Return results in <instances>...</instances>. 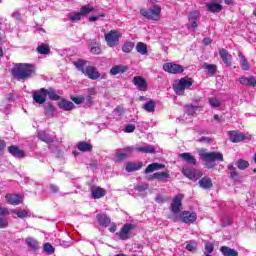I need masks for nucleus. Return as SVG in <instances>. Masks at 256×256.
Here are the masks:
<instances>
[{
  "label": "nucleus",
  "mask_w": 256,
  "mask_h": 256,
  "mask_svg": "<svg viewBox=\"0 0 256 256\" xmlns=\"http://www.w3.org/2000/svg\"><path fill=\"white\" fill-rule=\"evenodd\" d=\"M37 68L33 64L20 63L16 64L12 69V75L17 81H27L35 75Z\"/></svg>",
  "instance_id": "f257e3e1"
},
{
  "label": "nucleus",
  "mask_w": 256,
  "mask_h": 256,
  "mask_svg": "<svg viewBox=\"0 0 256 256\" xmlns=\"http://www.w3.org/2000/svg\"><path fill=\"white\" fill-rule=\"evenodd\" d=\"M191 85H193V79L184 77L173 84V89L176 95H184L185 89H189Z\"/></svg>",
  "instance_id": "f03ea898"
},
{
  "label": "nucleus",
  "mask_w": 256,
  "mask_h": 256,
  "mask_svg": "<svg viewBox=\"0 0 256 256\" xmlns=\"http://www.w3.org/2000/svg\"><path fill=\"white\" fill-rule=\"evenodd\" d=\"M140 14L145 19H150L151 21H159V17L161 15V6L154 5L152 9H141Z\"/></svg>",
  "instance_id": "7ed1b4c3"
},
{
  "label": "nucleus",
  "mask_w": 256,
  "mask_h": 256,
  "mask_svg": "<svg viewBox=\"0 0 256 256\" xmlns=\"http://www.w3.org/2000/svg\"><path fill=\"white\" fill-rule=\"evenodd\" d=\"M202 159L205 161L208 169H211V165L209 163H213L215 161H224L223 153L221 152H206L201 154Z\"/></svg>",
  "instance_id": "20e7f679"
},
{
  "label": "nucleus",
  "mask_w": 256,
  "mask_h": 256,
  "mask_svg": "<svg viewBox=\"0 0 256 256\" xmlns=\"http://www.w3.org/2000/svg\"><path fill=\"white\" fill-rule=\"evenodd\" d=\"M104 37L108 47H117L119 45V39H121L122 35L117 30H111L110 32L106 33Z\"/></svg>",
  "instance_id": "39448f33"
},
{
  "label": "nucleus",
  "mask_w": 256,
  "mask_h": 256,
  "mask_svg": "<svg viewBox=\"0 0 256 256\" xmlns=\"http://www.w3.org/2000/svg\"><path fill=\"white\" fill-rule=\"evenodd\" d=\"M183 197H185L183 194H178L173 198L170 205V211L173 215H179L181 213L183 209Z\"/></svg>",
  "instance_id": "423d86ee"
},
{
  "label": "nucleus",
  "mask_w": 256,
  "mask_h": 256,
  "mask_svg": "<svg viewBox=\"0 0 256 256\" xmlns=\"http://www.w3.org/2000/svg\"><path fill=\"white\" fill-rule=\"evenodd\" d=\"M182 173L183 175H185V177H187V179H190L191 181H199V179L203 177V173H201V171L196 169H191L188 167H184L182 169Z\"/></svg>",
  "instance_id": "0eeeda50"
},
{
  "label": "nucleus",
  "mask_w": 256,
  "mask_h": 256,
  "mask_svg": "<svg viewBox=\"0 0 256 256\" xmlns=\"http://www.w3.org/2000/svg\"><path fill=\"white\" fill-rule=\"evenodd\" d=\"M163 70L166 71V73H172V75H178L180 73H183V71H185V68H183V66L179 64L165 63L163 65Z\"/></svg>",
  "instance_id": "6e6552de"
},
{
  "label": "nucleus",
  "mask_w": 256,
  "mask_h": 256,
  "mask_svg": "<svg viewBox=\"0 0 256 256\" xmlns=\"http://www.w3.org/2000/svg\"><path fill=\"white\" fill-rule=\"evenodd\" d=\"M133 229H135V225L131 223L124 224V226L121 228L120 232L118 233L119 239H121L122 241H126V239H129V235L131 231H133Z\"/></svg>",
  "instance_id": "1a4fd4ad"
},
{
  "label": "nucleus",
  "mask_w": 256,
  "mask_h": 256,
  "mask_svg": "<svg viewBox=\"0 0 256 256\" xmlns=\"http://www.w3.org/2000/svg\"><path fill=\"white\" fill-rule=\"evenodd\" d=\"M32 97L35 103H38V105H43V103L47 101L45 88H41L40 90L34 91Z\"/></svg>",
  "instance_id": "9d476101"
},
{
  "label": "nucleus",
  "mask_w": 256,
  "mask_h": 256,
  "mask_svg": "<svg viewBox=\"0 0 256 256\" xmlns=\"http://www.w3.org/2000/svg\"><path fill=\"white\" fill-rule=\"evenodd\" d=\"M229 138L232 143H241V141H245V139H251V136L237 131H230Z\"/></svg>",
  "instance_id": "9b49d317"
},
{
  "label": "nucleus",
  "mask_w": 256,
  "mask_h": 256,
  "mask_svg": "<svg viewBox=\"0 0 256 256\" xmlns=\"http://www.w3.org/2000/svg\"><path fill=\"white\" fill-rule=\"evenodd\" d=\"M84 73L85 75H87L88 79H91L92 81H96V79H99V77H101L99 70H97V67L95 66L86 67Z\"/></svg>",
  "instance_id": "f8f14e48"
},
{
  "label": "nucleus",
  "mask_w": 256,
  "mask_h": 256,
  "mask_svg": "<svg viewBox=\"0 0 256 256\" xmlns=\"http://www.w3.org/2000/svg\"><path fill=\"white\" fill-rule=\"evenodd\" d=\"M132 83L137 87L139 91H147V80L141 76H136L133 78Z\"/></svg>",
  "instance_id": "ddd939ff"
},
{
  "label": "nucleus",
  "mask_w": 256,
  "mask_h": 256,
  "mask_svg": "<svg viewBox=\"0 0 256 256\" xmlns=\"http://www.w3.org/2000/svg\"><path fill=\"white\" fill-rule=\"evenodd\" d=\"M5 199L9 205H21L23 197L19 194H6Z\"/></svg>",
  "instance_id": "4468645a"
},
{
  "label": "nucleus",
  "mask_w": 256,
  "mask_h": 256,
  "mask_svg": "<svg viewBox=\"0 0 256 256\" xmlns=\"http://www.w3.org/2000/svg\"><path fill=\"white\" fill-rule=\"evenodd\" d=\"M180 217L183 223H195L197 221V214L195 212L183 211Z\"/></svg>",
  "instance_id": "2eb2a0df"
},
{
  "label": "nucleus",
  "mask_w": 256,
  "mask_h": 256,
  "mask_svg": "<svg viewBox=\"0 0 256 256\" xmlns=\"http://www.w3.org/2000/svg\"><path fill=\"white\" fill-rule=\"evenodd\" d=\"M219 55L227 67H231L233 56L225 48L219 49Z\"/></svg>",
  "instance_id": "dca6fc26"
},
{
  "label": "nucleus",
  "mask_w": 256,
  "mask_h": 256,
  "mask_svg": "<svg viewBox=\"0 0 256 256\" xmlns=\"http://www.w3.org/2000/svg\"><path fill=\"white\" fill-rule=\"evenodd\" d=\"M238 81L240 85H244V87H256L255 77H240Z\"/></svg>",
  "instance_id": "f3484780"
},
{
  "label": "nucleus",
  "mask_w": 256,
  "mask_h": 256,
  "mask_svg": "<svg viewBox=\"0 0 256 256\" xmlns=\"http://www.w3.org/2000/svg\"><path fill=\"white\" fill-rule=\"evenodd\" d=\"M198 185L201 189H211L213 187V180H211L210 177L205 176L199 180Z\"/></svg>",
  "instance_id": "a211bd4d"
},
{
  "label": "nucleus",
  "mask_w": 256,
  "mask_h": 256,
  "mask_svg": "<svg viewBox=\"0 0 256 256\" xmlns=\"http://www.w3.org/2000/svg\"><path fill=\"white\" fill-rule=\"evenodd\" d=\"M107 195V191L101 187L92 188L91 197L92 199H101V197H105Z\"/></svg>",
  "instance_id": "6ab92c4d"
},
{
  "label": "nucleus",
  "mask_w": 256,
  "mask_h": 256,
  "mask_svg": "<svg viewBox=\"0 0 256 256\" xmlns=\"http://www.w3.org/2000/svg\"><path fill=\"white\" fill-rule=\"evenodd\" d=\"M96 219L102 227H109V225H111V218H109L107 214H97Z\"/></svg>",
  "instance_id": "aec40b11"
},
{
  "label": "nucleus",
  "mask_w": 256,
  "mask_h": 256,
  "mask_svg": "<svg viewBox=\"0 0 256 256\" xmlns=\"http://www.w3.org/2000/svg\"><path fill=\"white\" fill-rule=\"evenodd\" d=\"M8 153L13 155V157H16L18 159H22V157H25V152L23 150L19 149L17 146H9L8 147Z\"/></svg>",
  "instance_id": "412c9836"
},
{
  "label": "nucleus",
  "mask_w": 256,
  "mask_h": 256,
  "mask_svg": "<svg viewBox=\"0 0 256 256\" xmlns=\"http://www.w3.org/2000/svg\"><path fill=\"white\" fill-rule=\"evenodd\" d=\"M161 169H165L164 164L152 163L146 167L145 173H153V171H159Z\"/></svg>",
  "instance_id": "4be33fe9"
},
{
  "label": "nucleus",
  "mask_w": 256,
  "mask_h": 256,
  "mask_svg": "<svg viewBox=\"0 0 256 256\" xmlns=\"http://www.w3.org/2000/svg\"><path fill=\"white\" fill-rule=\"evenodd\" d=\"M220 251L222 255L224 256H239V252H237L235 249L229 248L227 246H222L220 248Z\"/></svg>",
  "instance_id": "5701e85b"
},
{
  "label": "nucleus",
  "mask_w": 256,
  "mask_h": 256,
  "mask_svg": "<svg viewBox=\"0 0 256 256\" xmlns=\"http://www.w3.org/2000/svg\"><path fill=\"white\" fill-rule=\"evenodd\" d=\"M143 167V163H133V162H129L126 164V171L128 173H133V171H139V169H141Z\"/></svg>",
  "instance_id": "b1692460"
},
{
  "label": "nucleus",
  "mask_w": 256,
  "mask_h": 256,
  "mask_svg": "<svg viewBox=\"0 0 256 256\" xmlns=\"http://www.w3.org/2000/svg\"><path fill=\"white\" fill-rule=\"evenodd\" d=\"M181 159L189 163V165H197V159L193 157L190 153H182L180 154Z\"/></svg>",
  "instance_id": "393cba45"
},
{
  "label": "nucleus",
  "mask_w": 256,
  "mask_h": 256,
  "mask_svg": "<svg viewBox=\"0 0 256 256\" xmlns=\"http://www.w3.org/2000/svg\"><path fill=\"white\" fill-rule=\"evenodd\" d=\"M206 7L211 13H219L220 11H223V6L217 3H208L206 4Z\"/></svg>",
  "instance_id": "a878e982"
},
{
  "label": "nucleus",
  "mask_w": 256,
  "mask_h": 256,
  "mask_svg": "<svg viewBox=\"0 0 256 256\" xmlns=\"http://www.w3.org/2000/svg\"><path fill=\"white\" fill-rule=\"evenodd\" d=\"M38 137L39 140L44 141V143H53V141H55V138L53 136L48 135L44 131L39 132Z\"/></svg>",
  "instance_id": "bb28decb"
},
{
  "label": "nucleus",
  "mask_w": 256,
  "mask_h": 256,
  "mask_svg": "<svg viewBox=\"0 0 256 256\" xmlns=\"http://www.w3.org/2000/svg\"><path fill=\"white\" fill-rule=\"evenodd\" d=\"M25 243L33 251H37V249H39V242L32 237L26 238Z\"/></svg>",
  "instance_id": "cd10ccee"
},
{
  "label": "nucleus",
  "mask_w": 256,
  "mask_h": 256,
  "mask_svg": "<svg viewBox=\"0 0 256 256\" xmlns=\"http://www.w3.org/2000/svg\"><path fill=\"white\" fill-rule=\"evenodd\" d=\"M138 153H155V148L151 145L137 146Z\"/></svg>",
  "instance_id": "c85d7f7f"
},
{
  "label": "nucleus",
  "mask_w": 256,
  "mask_h": 256,
  "mask_svg": "<svg viewBox=\"0 0 256 256\" xmlns=\"http://www.w3.org/2000/svg\"><path fill=\"white\" fill-rule=\"evenodd\" d=\"M91 149H93V145H91V143H89V142L82 141V142L78 143V150L79 151H82V152L85 153V152L91 151Z\"/></svg>",
  "instance_id": "c756f323"
},
{
  "label": "nucleus",
  "mask_w": 256,
  "mask_h": 256,
  "mask_svg": "<svg viewBox=\"0 0 256 256\" xmlns=\"http://www.w3.org/2000/svg\"><path fill=\"white\" fill-rule=\"evenodd\" d=\"M75 108V104L71 101L62 100L60 102V109H64V111H71Z\"/></svg>",
  "instance_id": "7c9ffc66"
},
{
  "label": "nucleus",
  "mask_w": 256,
  "mask_h": 256,
  "mask_svg": "<svg viewBox=\"0 0 256 256\" xmlns=\"http://www.w3.org/2000/svg\"><path fill=\"white\" fill-rule=\"evenodd\" d=\"M136 51L137 53H140V55H147L149 51L147 50V44L143 42H138L136 44Z\"/></svg>",
  "instance_id": "2f4dec72"
},
{
  "label": "nucleus",
  "mask_w": 256,
  "mask_h": 256,
  "mask_svg": "<svg viewBox=\"0 0 256 256\" xmlns=\"http://www.w3.org/2000/svg\"><path fill=\"white\" fill-rule=\"evenodd\" d=\"M45 93H46V97L48 95L49 99H51L52 101H59L60 99L59 95H57V93L55 92V89L53 88L45 89Z\"/></svg>",
  "instance_id": "473e14b6"
},
{
  "label": "nucleus",
  "mask_w": 256,
  "mask_h": 256,
  "mask_svg": "<svg viewBox=\"0 0 256 256\" xmlns=\"http://www.w3.org/2000/svg\"><path fill=\"white\" fill-rule=\"evenodd\" d=\"M125 71H127L125 66L116 65L111 68L110 75H119V73H125Z\"/></svg>",
  "instance_id": "72a5a7b5"
},
{
  "label": "nucleus",
  "mask_w": 256,
  "mask_h": 256,
  "mask_svg": "<svg viewBox=\"0 0 256 256\" xmlns=\"http://www.w3.org/2000/svg\"><path fill=\"white\" fill-rule=\"evenodd\" d=\"M238 57L240 58V65L244 71H249V62L247 61V58L243 56V53L239 52Z\"/></svg>",
  "instance_id": "f704fd0d"
},
{
  "label": "nucleus",
  "mask_w": 256,
  "mask_h": 256,
  "mask_svg": "<svg viewBox=\"0 0 256 256\" xmlns=\"http://www.w3.org/2000/svg\"><path fill=\"white\" fill-rule=\"evenodd\" d=\"M37 51L40 55H49L51 48H49V44H42L37 47Z\"/></svg>",
  "instance_id": "c9c22d12"
},
{
  "label": "nucleus",
  "mask_w": 256,
  "mask_h": 256,
  "mask_svg": "<svg viewBox=\"0 0 256 256\" xmlns=\"http://www.w3.org/2000/svg\"><path fill=\"white\" fill-rule=\"evenodd\" d=\"M135 47V43L128 41L125 42L122 46L123 53H131Z\"/></svg>",
  "instance_id": "e433bc0d"
},
{
  "label": "nucleus",
  "mask_w": 256,
  "mask_h": 256,
  "mask_svg": "<svg viewBox=\"0 0 256 256\" xmlns=\"http://www.w3.org/2000/svg\"><path fill=\"white\" fill-rule=\"evenodd\" d=\"M143 109L145 111H147L148 113H153L155 111V101L150 100V101L146 102L143 105Z\"/></svg>",
  "instance_id": "4c0bfd02"
},
{
  "label": "nucleus",
  "mask_w": 256,
  "mask_h": 256,
  "mask_svg": "<svg viewBox=\"0 0 256 256\" xmlns=\"http://www.w3.org/2000/svg\"><path fill=\"white\" fill-rule=\"evenodd\" d=\"M74 65L78 71H81L82 73H85V65H87V61L85 60H78L74 62Z\"/></svg>",
  "instance_id": "58836bf2"
},
{
  "label": "nucleus",
  "mask_w": 256,
  "mask_h": 256,
  "mask_svg": "<svg viewBox=\"0 0 256 256\" xmlns=\"http://www.w3.org/2000/svg\"><path fill=\"white\" fill-rule=\"evenodd\" d=\"M163 177L165 179H169L170 175L168 172L154 173L153 176L149 178V180L151 181L153 179H163Z\"/></svg>",
  "instance_id": "ea45409f"
},
{
  "label": "nucleus",
  "mask_w": 256,
  "mask_h": 256,
  "mask_svg": "<svg viewBox=\"0 0 256 256\" xmlns=\"http://www.w3.org/2000/svg\"><path fill=\"white\" fill-rule=\"evenodd\" d=\"M185 107H186V113H187V115H195V112H196L197 109H199V107H201V106H193V104H187Z\"/></svg>",
  "instance_id": "a19ab883"
},
{
  "label": "nucleus",
  "mask_w": 256,
  "mask_h": 256,
  "mask_svg": "<svg viewBox=\"0 0 256 256\" xmlns=\"http://www.w3.org/2000/svg\"><path fill=\"white\" fill-rule=\"evenodd\" d=\"M204 69H207L210 75H215V73H217V66L213 64H204Z\"/></svg>",
  "instance_id": "79ce46f5"
},
{
  "label": "nucleus",
  "mask_w": 256,
  "mask_h": 256,
  "mask_svg": "<svg viewBox=\"0 0 256 256\" xmlns=\"http://www.w3.org/2000/svg\"><path fill=\"white\" fill-rule=\"evenodd\" d=\"M12 213L14 215H17V217H19V219H25V217H27V215H29V210H22V211L12 210Z\"/></svg>",
  "instance_id": "37998d69"
},
{
  "label": "nucleus",
  "mask_w": 256,
  "mask_h": 256,
  "mask_svg": "<svg viewBox=\"0 0 256 256\" xmlns=\"http://www.w3.org/2000/svg\"><path fill=\"white\" fill-rule=\"evenodd\" d=\"M236 165L238 169H240L241 171H244V169H247V167H249V162H247L246 160L240 159L238 160Z\"/></svg>",
  "instance_id": "c03bdc74"
},
{
  "label": "nucleus",
  "mask_w": 256,
  "mask_h": 256,
  "mask_svg": "<svg viewBox=\"0 0 256 256\" xmlns=\"http://www.w3.org/2000/svg\"><path fill=\"white\" fill-rule=\"evenodd\" d=\"M208 101L211 107H214V108L221 107V101H219V99L215 97H210Z\"/></svg>",
  "instance_id": "a18cd8bd"
},
{
  "label": "nucleus",
  "mask_w": 256,
  "mask_h": 256,
  "mask_svg": "<svg viewBox=\"0 0 256 256\" xmlns=\"http://www.w3.org/2000/svg\"><path fill=\"white\" fill-rule=\"evenodd\" d=\"M215 249V245L211 242L205 243V251L208 253L205 256H211V252Z\"/></svg>",
  "instance_id": "49530a36"
},
{
  "label": "nucleus",
  "mask_w": 256,
  "mask_h": 256,
  "mask_svg": "<svg viewBox=\"0 0 256 256\" xmlns=\"http://www.w3.org/2000/svg\"><path fill=\"white\" fill-rule=\"evenodd\" d=\"M81 17H83V14H81V12L70 14V21L72 23H76V21H81Z\"/></svg>",
  "instance_id": "de8ad7c7"
},
{
  "label": "nucleus",
  "mask_w": 256,
  "mask_h": 256,
  "mask_svg": "<svg viewBox=\"0 0 256 256\" xmlns=\"http://www.w3.org/2000/svg\"><path fill=\"white\" fill-rule=\"evenodd\" d=\"M44 252L48 255H53V253H55V248H53V245L46 243L44 244Z\"/></svg>",
  "instance_id": "09e8293b"
},
{
  "label": "nucleus",
  "mask_w": 256,
  "mask_h": 256,
  "mask_svg": "<svg viewBox=\"0 0 256 256\" xmlns=\"http://www.w3.org/2000/svg\"><path fill=\"white\" fill-rule=\"evenodd\" d=\"M91 11H93V7L89 6V5L83 6L80 9L81 15H89V13H91Z\"/></svg>",
  "instance_id": "8fccbe9b"
},
{
  "label": "nucleus",
  "mask_w": 256,
  "mask_h": 256,
  "mask_svg": "<svg viewBox=\"0 0 256 256\" xmlns=\"http://www.w3.org/2000/svg\"><path fill=\"white\" fill-rule=\"evenodd\" d=\"M46 115H51L53 117V113H55V106L52 104H47L45 107Z\"/></svg>",
  "instance_id": "3c124183"
},
{
  "label": "nucleus",
  "mask_w": 256,
  "mask_h": 256,
  "mask_svg": "<svg viewBox=\"0 0 256 256\" xmlns=\"http://www.w3.org/2000/svg\"><path fill=\"white\" fill-rule=\"evenodd\" d=\"M189 21H197V19H199V12L194 11L191 12L188 16Z\"/></svg>",
  "instance_id": "603ef678"
},
{
  "label": "nucleus",
  "mask_w": 256,
  "mask_h": 256,
  "mask_svg": "<svg viewBox=\"0 0 256 256\" xmlns=\"http://www.w3.org/2000/svg\"><path fill=\"white\" fill-rule=\"evenodd\" d=\"M90 52L93 54V55H101V47L99 46H94L90 49Z\"/></svg>",
  "instance_id": "864d4df0"
},
{
  "label": "nucleus",
  "mask_w": 256,
  "mask_h": 256,
  "mask_svg": "<svg viewBox=\"0 0 256 256\" xmlns=\"http://www.w3.org/2000/svg\"><path fill=\"white\" fill-rule=\"evenodd\" d=\"M8 226L9 222L6 219L0 217V229H5Z\"/></svg>",
  "instance_id": "5fc2aeb1"
},
{
  "label": "nucleus",
  "mask_w": 256,
  "mask_h": 256,
  "mask_svg": "<svg viewBox=\"0 0 256 256\" xmlns=\"http://www.w3.org/2000/svg\"><path fill=\"white\" fill-rule=\"evenodd\" d=\"M133 151H135V149L133 147H126L123 149V152L128 155V157H131Z\"/></svg>",
  "instance_id": "6e6d98bb"
},
{
  "label": "nucleus",
  "mask_w": 256,
  "mask_h": 256,
  "mask_svg": "<svg viewBox=\"0 0 256 256\" xmlns=\"http://www.w3.org/2000/svg\"><path fill=\"white\" fill-rule=\"evenodd\" d=\"M11 17L17 21H21V12L16 10L12 13Z\"/></svg>",
  "instance_id": "4d7b16f0"
},
{
  "label": "nucleus",
  "mask_w": 256,
  "mask_h": 256,
  "mask_svg": "<svg viewBox=\"0 0 256 256\" xmlns=\"http://www.w3.org/2000/svg\"><path fill=\"white\" fill-rule=\"evenodd\" d=\"M191 25L188 26V29H192L193 31H195V29H197V27H199V24H197V20H190Z\"/></svg>",
  "instance_id": "13d9d810"
},
{
  "label": "nucleus",
  "mask_w": 256,
  "mask_h": 256,
  "mask_svg": "<svg viewBox=\"0 0 256 256\" xmlns=\"http://www.w3.org/2000/svg\"><path fill=\"white\" fill-rule=\"evenodd\" d=\"M127 157H129V154H126V153H124V152H121V153H118V154H117V159H118L119 161H123V159H127Z\"/></svg>",
  "instance_id": "bf43d9fd"
},
{
  "label": "nucleus",
  "mask_w": 256,
  "mask_h": 256,
  "mask_svg": "<svg viewBox=\"0 0 256 256\" xmlns=\"http://www.w3.org/2000/svg\"><path fill=\"white\" fill-rule=\"evenodd\" d=\"M135 131V126L133 124H129L126 126L125 132L126 133H133Z\"/></svg>",
  "instance_id": "052dcab7"
},
{
  "label": "nucleus",
  "mask_w": 256,
  "mask_h": 256,
  "mask_svg": "<svg viewBox=\"0 0 256 256\" xmlns=\"http://www.w3.org/2000/svg\"><path fill=\"white\" fill-rule=\"evenodd\" d=\"M149 189V184H142L137 187V191H147Z\"/></svg>",
  "instance_id": "680f3d73"
},
{
  "label": "nucleus",
  "mask_w": 256,
  "mask_h": 256,
  "mask_svg": "<svg viewBox=\"0 0 256 256\" xmlns=\"http://www.w3.org/2000/svg\"><path fill=\"white\" fill-rule=\"evenodd\" d=\"M50 189H51L52 193H59V186H57L55 184H51Z\"/></svg>",
  "instance_id": "e2e57ef3"
},
{
  "label": "nucleus",
  "mask_w": 256,
  "mask_h": 256,
  "mask_svg": "<svg viewBox=\"0 0 256 256\" xmlns=\"http://www.w3.org/2000/svg\"><path fill=\"white\" fill-rule=\"evenodd\" d=\"M72 101H73L74 103H76V105H81V103H83V98L74 97V98H72Z\"/></svg>",
  "instance_id": "0e129e2a"
},
{
  "label": "nucleus",
  "mask_w": 256,
  "mask_h": 256,
  "mask_svg": "<svg viewBox=\"0 0 256 256\" xmlns=\"http://www.w3.org/2000/svg\"><path fill=\"white\" fill-rule=\"evenodd\" d=\"M230 177L231 179H234V181H237V177H239V174L237 173V171H232L230 172Z\"/></svg>",
  "instance_id": "69168bd1"
},
{
  "label": "nucleus",
  "mask_w": 256,
  "mask_h": 256,
  "mask_svg": "<svg viewBox=\"0 0 256 256\" xmlns=\"http://www.w3.org/2000/svg\"><path fill=\"white\" fill-rule=\"evenodd\" d=\"M88 94L89 95H97V90L95 88H90V89H88Z\"/></svg>",
  "instance_id": "338daca9"
},
{
  "label": "nucleus",
  "mask_w": 256,
  "mask_h": 256,
  "mask_svg": "<svg viewBox=\"0 0 256 256\" xmlns=\"http://www.w3.org/2000/svg\"><path fill=\"white\" fill-rule=\"evenodd\" d=\"M186 249L187 251H195V246H193L192 244H187Z\"/></svg>",
  "instance_id": "774afa93"
}]
</instances>
